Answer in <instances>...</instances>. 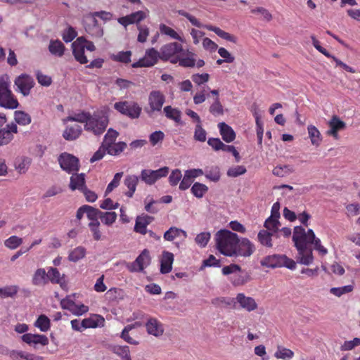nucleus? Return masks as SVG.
Listing matches in <instances>:
<instances>
[{
  "mask_svg": "<svg viewBox=\"0 0 360 360\" xmlns=\"http://www.w3.org/2000/svg\"><path fill=\"white\" fill-rule=\"evenodd\" d=\"M292 241L297 250V262L301 264L308 266L314 262L311 245H314V248L322 255L328 253L327 249L321 245V240L316 238L312 229L306 231L304 228L301 226H295L292 235Z\"/></svg>",
  "mask_w": 360,
  "mask_h": 360,
  "instance_id": "nucleus-1",
  "label": "nucleus"
},
{
  "mask_svg": "<svg viewBox=\"0 0 360 360\" xmlns=\"http://www.w3.org/2000/svg\"><path fill=\"white\" fill-rule=\"evenodd\" d=\"M217 250L226 256L231 257L237 252L239 238L236 233L229 230H220L214 236Z\"/></svg>",
  "mask_w": 360,
  "mask_h": 360,
  "instance_id": "nucleus-2",
  "label": "nucleus"
},
{
  "mask_svg": "<svg viewBox=\"0 0 360 360\" xmlns=\"http://www.w3.org/2000/svg\"><path fill=\"white\" fill-rule=\"evenodd\" d=\"M0 106L7 109H15L18 102L10 90V81L8 75L0 77Z\"/></svg>",
  "mask_w": 360,
  "mask_h": 360,
  "instance_id": "nucleus-3",
  "label": "nucleus"
},
{
  "mask_svg": "<svg viewBox=\"0 0 360 360\" xmlns=\"http://www.w3.org/2000/svg\"><path fill=\"white\" fill-rule=\"evenodd\" d=\"M108 124V117L106 113L100 111L91 114L87 122L84 124V129L92 132L96 136L102 134Z\"/></svg>",
  "mask_w": 360,
  "mask_h": 360,
  "instance_id": "nucleus-4",
  "label": "nucleus"
},
{
  "mask_svg": "<svg viewBox=\"0 0 360 360\" xmlns=\"http://www.w3.org/2000/svg\"><path fill=\"white\" fill-rule=\"evenodd\" d=\"M184 53L185 50L181 44L177 42L168 43L160 49V60L176 64L179 60L180 56L184 55Z\"/></svg>",
  "mask_w": 360,
  "mask_h": 360,
  "instance_id": "nucleus-5",
  "label": "nucleus"
},
{
  "mask_svg": "<svg viewBox=\"0 0 360 360\" xmlns=\"http://www.w3.org/2000/svg\"><path fill=\"white\" fill-rule=\"evenodd\" d=\"M114 108L119 112L131 119H136L140 116L141 108L138 103L129 101H120L114 104Z\"/></svg>",
  "mask_w": 360,
  "mask_h": 360,
  "instance_id": "nucleus-6",
  "label": "nucleus"
},
{
  "mask_svg": "<svg viewBox=\"0 0 360 360\" xmlns=\"http://www.w3.org/2000/svg\"><path fill=\"white\" fill-rule=\"evenodd\" d=\"M165 101V96L160 91H152L148 96L149 108L146 109L149 116H153L155 112L161 110Z\"/></svg>",
  "mask_w": 360,
  "mask_h": 360,
  "instance_id": "nucleus-7",
  "label": "nucleus"
},
{
  "mask_svg": "<svg viewBox=\"0 0 360 360\" xmlns=\"http://www.w3.org/2000/svg\"><path fill=\"white\" fill-rule=\"evenodd\" d=\"M169 170L168 167H163L157 170L143 169L140 177L146 184L152 185L160 178L166 176L169 173Z\"/></svg>",
  "mask_w": 360,
  "mask_h": 360,
  "instance_id": "nucleus-8",
  "label": "nucleus"
},
{
  "mask_svg": "<svg viewBox=\"0 0 360 360\" xmlns=\"http://www.w3.org/2000/svg\"><path fill=\"white\" fill-rule=\"evenodd\" d=\"M58 162L61 169L68 173L77 172L79 169L78 158L67 153L60 155Z\"/></svg>",
  "mask_w": 360,
  "mask_h": 360,
  "instance_id": "nucleus-9",
  "label": "nucleus"
},
{
  "mask_svg": "<svg viewBox=\"0 0 360 360\" xmlns=\"http://www.w3.org/2000/svg\"><path fill=\"white\" fill-rule=\"evenodd\" d=\"M158 58L160 59V51L159 52L154 48H151L146 51L145 56L143 58L134 63L131 66L134 68L151 67L157 63Z\"/></svg>",
  "mask_w": 360,
  "mask_h": 360,
  "instance_id": "nucleus-10",
  "label": "nucleus"
},
{
  "mask_svg": "<svg viewBox=\"0 0 360 360\" xmlns=\"http://www.w3.org/2000/svg\"><path fill=\"white\" fill-rule=\"evenodd\" d=\"M34 84L33 78L26 74H22L15 79V84L17 86L18 90L24 96L30 94V90L33 88Z\"/></svg>",
  "mask_w": 360,
  "mask_h": 360,
  "instance_id": "nucleus-11",
  "label": "nucleus"
},
{
  "mask_svg": "<svg viewBox=\"0 0 360 360\" xmlns=\"http://www.w3.org/2000/svg\"><path fill=\"white\" fill-rule=\"evenodd\" d=\"M84 42H86V39L80 37L72 44V53L75 58L82 64H86L88 62L86 57L84 56Z\"/></svg>",
  "mask_w": 360,
  "mask_h": 360,
  "instance_id": "nucleus-12",
  "label": "nucleus"
},
{
  "mask_svg": "<svg viewBox=\"0 0 360 360\" xmlns=\"http://www.w3.org/2000/svg\"><path fill=\"white\" fill-rule=\"evenodd\" d=\"M147 17V13L143 11H138L126 16L120 17L117 22L125 28L131 24H139Z\"/></svg>",
  "mask_w": 360,
  "mask_h": 360,
  "instance_id": "nucleus-13",
  "label": "nucleus"
},
{
  "mask_svg": "<svg viewBox=\"0 0 360 360\" xmlns=\"http://www.w3.org/2000/svg\"><path fill=\"white\" fill-rule=\"evenodd\" d=\"M84 28L89 34L95 38L102 37L104 33L103 27L94 17L90 16L86 18Z\"/></svg>",
  "mask_w": 360,
  "mask_h": 360,
  "instance_id": "nucleus-14",
  "label": "nucleus"
},
{
  "mask_svg": "<svg viewBox=\"0 0 360 360\" xmlns=\"http://www.w3.org/2000/svg\"><path fill=\"white\" fill-rule=\"evenodd\" d=\"M203 174V171L201 169H188L185 172L183 179L180 182L179 189L185 191L188 189L193 183L195 178Z\"/></svg>",
  "mask_w": 360,
  "mask_h": 360,
  "instance_id": "nucleus-15",
  "label": "nucleus"
},
{
  "mask_svg": "<svg viewBox=\"0 0 360 360\" xmlns=\"http://www.w3.org/2000/svg\"><path fill=\"white\" fill-rule=\"evenodd\" d=\"M147 333L156 338L160 337L164 333V327L157 319L150 317L146 323Z\"/></svg>",
  "mask_w": 360,
  "mask_h": 360,
  "instance_id": "nucleus-16",
  "label": "nucleus"
},
{
  "mask_svg": "<svg viewBox=\"0 0 360 360\" xmlns=\"http://www.w3.org/2000/svg\"><path fill=\"white\" fill-rule=\"evenodd\" d=\"M18 132L16 124L11 123L6 125V127L0 129V146L8 144L13 139V134Z\"/></svg>",
  "mask_w": 360,
  "mask_h": 360,
  "instance_id": "nucleus-17",
  "label": "nucleus"
},
{
  "mask_svg": "<svg viewBox=\"0 0 360 360\" xmlns=\"http://www.w3.org/2000/svg\"><path fill=\"white\" fill-rule=\"evenodd\" d=\"M235 300L240 304V307L247 311L250 312L257 309L258 306L255 299L247 297L243 293H238Z\"/></svg>",
  "mask_w": 360,
  "mask_h": 360,
  "instance_id": "nucleus-18",
  "label": "nucleus"
},
{
  "mask_svg": "<svg viewBox=\"0 0 360 360\" xmlns=\"http://www.w3.org/2000/svg\"><path fill=\"white\" fill-rule=\"evenodd\" d=\"M254 251V245L248 238H243L241 240L239 239V242L237 243V252L235 255L249 257Z\"/></svg>",
  "mask_w": 360,
  "mask_h": 360,
  "instance_id": "nucleus-19",
  "label": "nucleus"
},
{
  "mask_svg": "<svg viewBox=\"0 0 360 360\" xmlns=\"http://www.w3.org/2000/svg\"><path fill=\"white\" fill-rule=\"evenodd\" d=\"M330 129L326 134L332 136L335 139H338V131L346 127V123L339 119L338 117L334 115L328 122Z\"/></svg>",
  "mask_w": 360,
  "mask_h": 360,
  "instance_id": "nucleus-20",
  "label": "nucleus"
},
{
  "mask_svg": "<svg viewBox=\"0 0 360 360\" xmlns=\"http://www.w3.org/2000/svg\"><path fill=\"white\" fill-rule=\"evenodd\" d=\"M153 217L148 215L138 216L136 219L134 231L141 234L147 233V226L153 220Z\"/></svg>",
  "mask_w": 360,
  "mask_h": 360,
  "instance_id": "nucleus-21",
  "label": "nucleus"
},
{
  "mask_svg": "<svg viewBox=\"0 0 360 360\" xmlns=\"http://www.w3.org/2000/svg\"><path fill=\"white\" fill-rule=\"evenodd\" d=\"M174 255L172 252L164 251L160 264V272L163 274L169 273L172 269Z\"/></svg>",
  "mask_w": 360,
  "mask_h": 360,
  "instance_id": "nucleus-22",
  "label": "nucleus"
},
{
  "mask_svg": "<svg viewBox=\"0 0 360 360\" xmlns=\"http://www.w3.org/2000/svg\"><path fill=\"white\" fill-rule=\"evenodd\" d=\"M105 319L103 316L97 314L91 316L89 318L84 319L81 325L83 328H96L104 326Z\"/></svg>",
  "mask_w": 360,
  "mask_h": 360,
  "instance_id": "nucleus-23",
  "label": "nucleus"
},
{
  "mask_svg": "<svg viewBox=\"0 0 360 360\" xmlns=\"http://www.w3.org/2000/svg\"><path fill=\"white\" fill-rule=\"evenodd\" d=\"M283 255H273L265 257L261 261V265L269 268L282 267Z\"/></svg>",
  "mask_w": 360,
  "mask_h": 360,
  "instance_id": "nucleus-24",
  "label": "nucleus"
},
{
  "mask_svg": "<svg viewBox=\"0 0 360 360\" xmlns=\"http://www.w3.org/2000/svg\"><path fill=\"white\" fill-rule=\"evenodd\" d=\"M85 184V174H73L70 177V188L71 190H79L82 191L86 188Z\"/></svg>",
  "mask_w": 360,
  "mask_h": 360,
  "instance_id": "nucleus-25",
  "label": "nucleus"
},
{
  "mask_svg": "<svg viewBox=\"0 0 360 360\" xmlns=\"http://www.w3.org/2000/svg\"><path fill=\"white\" fill-rule=\"evenodd\" d=\"M220 134L224 141L231 143L236 139V133L233 129L225 122H220L218 124Z\"/></svg>",
  "mask_w": 360,
  "mask_h": 360,
  "instance_id": "nucleus-26",
  "label": "nucleus"
},
{
  "mask_svg": "<svg viewBox=\"0 0 360 360\" xmlns=\"http://www.w3.org/2000/svg\"><path fill=\"white\" fill-rule=\"evenodd\" d=\"M82 131V129L80 125L74 124L66 127L63 131V136L65 140L73 141L77 139Z\"/></svg>",
  "mask_w": 360,
  "mask_h": 360,
  "instance_id": "nucleus-27",
  "label": "nucleus"
},
{
  "mask_svg": "<svg viewBox=\"0 0 360 360\" xmlns=\"http://www.w3.org/2000/svg\"><path fill=\"white\" fill-rule=\"evenodd\" d=\"M278 238V234L269 232L267 230L262 229L257 234V239L260 244L267 248H272V238Z\"/></svg>",
  "mask_w": 360,
  "mask_h": 360,
  "instance_id": "nucleus-28",
  "label": "nucleus"
},
{
  "mask_svg": "<svg viewBox=\"0 0 360 360\" xmlns=\"http://www.w3.org/2000/svg\"><path fill=\"white\" fill-rule=\"evenodd\" d=\"M139 177L136 175H128L124 180V186L128 188V191L125 192V195L131 198L136 191V186L139 183Z\"/></svg>",
  "mask_w": 360,
  "mask_h": 360,
  "instance_id": "nucleus-29",
  "label": "nucleus"
},
{
  "mask_svg": "<svg viewBox=\"0 0 360 360\" xmlns=\"http://www.w3.org/2000/svg\"><path fill=\"white\" fill-rule=\"evenodd\" d=\"M195 54L193 52L185 51L184 55H181L178 63L180 66L184 68H193L195 65Z\"/></svg>",
  "mask_w": 360,
  "mask_h": 360,
  "instance_id": "nucleus-30",
  "label": "nucleus"
},
{
  "mask_svg": "<svg viewBox=\"0 0 360 360\" xmlns=\"http://www.w3.org/2000/svg\"><path fill=\"white\" fill-rule=\"evenodd\" d=\"M32 283L34 285H44L48 283L47 273L44 269H37L34 271Z\"/></svg>",
  "mask_w": 360,
  "mask_h": 360,
  "instance_id": "nucleus-31",
  "label": "nucleus"
},
{
  "mask_svg": "<svg viewBox=\"0 0 360 360\" xmlns=\"http://www.w3.org/2000/svg\"><path fill=\"white\" fill-rule=\"evenodd\" d=\"M205 28L207 29L208 30L214 32L217 36H219V37H221L224 39H226V40L233 42V43L237 42V38L235 36L229 34V32H226L222 30L221 29H220L219 27H214L212 25H205Z\"/></svg>",
  "mask_w": 360,
  "mask_h": 360,
  "instance_id": "nucleus-32",
  "label": "nucleus"
},
{
  "mask_svg": "<svg viewBox=\"0 0 360 360\" xmlns=\"http://www.w3.org/2000/svg\"><path fill=\"white\" fill-rule=\"evenodd\" d=\"M49 50L52 55L61 57L64 54L65 46L59 40H51Z\"/></svg>",
  "mask_w": 360,
  "mask_h": 360,
  "instance_id": "nucleus-33",
  "label": "nucleus"
},
{
  "mask_svg": "<svg viewBox=\"0 0 360 360\" xmlns=\"http://www.w3.org/2000/svg\"><path fill=\"white\" fill-rule=\"evenodd\" d=\"M309 137L312 145L319 146L322 141L321 134L319 130L314 125H309L307 127Z\"/></svg>",
  "mask_w": 360,
  "mask_h": 360,
  "instance_id": "nucleus-34",
  "label": "nucleus"
},
{
  "mask_svg": "<svg viewBox=\"0 0 360 360\" xmlns=\"http://www.w3.org/2000/svg\"><path fill=\"white\" fill-rule=\"evenodd\" d=\"M236 274L232 278V283L235 286L244 285L250 281V276L247 271H241L240 269V271Z\"/></svg>",
  "mask_w": 360,
  "mask_h": 360,
  "instance_id": "nucleus-35",
  "label": "nucleus"
},
{
  "mask_svg": "<svg viewBox=\"0 0 360 360\" xmlns=\"http://www.w3.org/2000/svg\"><path fill=\"white\" fill-rule=\"evenodd\" d=\"M264 226L268 231L278 234L281 224L278 218L269 217L266 219Z\"/></svg>",
  "mask_w": 360,
  "mask_h": 360,
  "instance_id": "nucleus-36",
  "label": "nucleus"
},
{
  "mask_svg": "<svg viewBox=\"0 0 360 360\" xmlns=\"http://www.w3.org/2000/svg\"><path fill=\"white\" fill-rule=\"evenodd\" d=\"M86 255V249L84 247L79 246L71 250L68 255V259L72 262H77L84 258Z\"/></svg>",
  "mask_w": 360,
  "mask_h": 360,
  "instance_id": "nucleus-37",
  "label": "nucleus"
},
{
  "mask_svg": "<svg viewBox=\"0 0 360 360\" xmlns=\"http://www.w3.org/2000/svg\"><path fill=\"white\" fill-rule=\"evenodd\" d=\"M294 168L288 165L283 166H276L274 168L272 173L274 175L279 177L286 176L294 172Z\"/></svg>",
  "mask_w": 360,
  "mask_h": 360,
  "instance_id": "nucleus-38",
  "label": "nucleus"
},
{
  "mask_svg": "<svg viewBox=\"0 0 360 360\" xmlns=\"http://www.w3.org/2000/svg\"><path fill=\"white\" fill-rule=\"evenodd\" d=\"M110 350L122 360L130 356L129 347L127 345H112L110 347Z\"/></svg>",
  "mask_w": 360,
  "mask_h": 360,
  "instance_id": "nucleus-39",
  "label": "nucleus"
},
{
  "mask_svg": "<svg viewBox=\"0 0 360 360\" xmlns=\"http://www.w3.org/2000/svg\"><path fill=\"white\" fill-rule=\"evenodd\" d=\"M182 233L184 237H186V232L182 229L172 226L167 230L164 234V238L168 241H172L176 238L179 237Z\"/></svg>",
  "mask_w": 360,
  "mask_h": 360,
  "instance_id": "nucleus-40",
  "label": "nucleus"
},
{
  "mask_svg": "<svg viewBox=\"0 0 360 360\" xmlns=\"http://www.w3.org/2000/svg\"><path fill=\"white\" fill-rule=\"evenodd\" d=\"M164 112L166 117L170 120L179 123L181 121V112L176 108H173L170 105L164 108Z\"/></svg>",
  "mask_w": 360,
  "mask_h": 360,
  "instance_id": "nucleus-41",
  "label": "nucleus"
},
{
  "mask_svg": "<svg viewBox=\"0 0 360 360\" xmlns=\"http://www.w3.org/2000/svg\"><path fill=\"white\" fill-rule=\"evenodd\" d=\"M126 147V143L121 141L112 143L105 148H107V152L108 154L111 155H117L122 153Z\"/></svg>",
  "mask_w": 360,
  "mask_h": 360,
  "instance_id": "nucleus-42",
  "label": "nucleus"
},
{
  "mask_svg": "<svg viewBox=\"0 0 360 360\" xmlns=\"http://www.w3.org/2000/svg\"><path fill=\"white\" fill-rule=\"evenodd\" d=\"M274 356L277 359L288 360L293 357L294 352L292 350L282 346H278L277 351L276 352Z\"/></svg>",
  "mask_w": 360,
  "mask_h": 360,
  "instance_id": "nucleus-43",
  "label": "nucleus"
},
{
  "mask_svg": "<svg viewBox=\"0 0 360 360\" xmlns=\"http://www.w3.org/2000/svg\"><path fill=\"white\" fill-rule=\"evenodd\" d=\"M50 319L44 314L40 315L34 323V326L41 331L46 332L50 328Z\"/></svg>",
  "mask_w": 360,
  "mask_h": 360,
  "instance_id": "nucleus-44",
  "label": "nucleus"
},
{
  "mask_svg": "<svg viewBox=\"0 0 360 360\" xmlns=\"http://www.w3.org/2000/svg\"><path fill=\"white\" fill-rule=\"evenodd\" d=\"M209 111L215 117L224 115V108L219 97L214 98L213 103L210 106Z\"/></svg>",
  "mask_w": 360,
  "mask_h": 360,
  "instance_id": "nucleus-45",
  "label": "nucleus"
},
{
  "mask_svg": "<svg viewBox=\"0 0 360 360\" xmlns=\"http://www.w3.org/2000/svg\"><path fill=\"white\" fill-rule=\"evenodd\" d=\"M160 31L162 34L169 36L172 39H176L181 42L184 41L183 38L179 36L174 30L165 24H161L160 25Z\"/></svg>",
  "mask_w": 360,
  "mask_h": 360,
  "instance_id": "nucleus-46",
  "label": "nucleus"
},
{
  "mask_svg": "<svg viewBox=\"0 0 360 360\" xmlns=\"http://www.w3.org/2000/svg\"><path fill=\"white\" fill-rule=\"evenodd\" d=\"M86 214L91 222L98 221V219H100L101 215V211L97 208H94L91 206L85 205Z\"/></svg>",
  "mask_w": 360,
  "mask_h": 360,
  "instance_id": "nucleus-47",
  "label": "nucleus"
},
{
  "mask_svg": "<svg viewBox=\"0 0 360 360\" xmlns=\"http://www.w3.org/2000/svg\"><path fill=\"white\" fill-rule=\"evenodd\" d=\"M207 191L208 187L206 185L198 182L195 183L191 188L192 193L198 198H202Z\"/></svg>",
  "mask_w": 360,
  "mask_h": 360,
  "instance_id": "nucleus-48",
  "label": "nucleus"
},
{
  "mask_svg": "<svg viewBox=\"0 0 360 360\" xmlns=\"http://www.w3.org/2000/svg\"><path fill=\"white\" fill-rule=\"evenodd\" d=\"M119 133L116 130H114L112 128L109 129L105 135L104 140L102 143L103 147H106L112 143H114Z\"/></svg>",
  "mask_w": 360,
  "mask_h": 360,
  "instance_id": "nucleus-49",
  "label": "nucleus"
},
{
  "mask_svg": "<svg viewBox=\"0 0 360 360\" xmlns=\"http://www.w3.org/2000/svg\"><path fill=\"white\" fill-rule=\"evenodd\" d=\"M15 122L21 125H27L31 122V117L23 111H15Z\"/></svg>",
  "mask_w": 360,
  "mask_h": 360,
  "instance_id": "nucleus-50",
  "label": "nucleus"
},
{
  "mask_svg": "<svg viewBox=\"0 0 360 360\" xmlns=\"http://www.w3.org/2000/svg\"><path fill=\"white\" fill-rule=\"evenodd\" d=\"M48 281H50L52 283H60L62 277L60 272L56 268L51 267L47 272Z\"/></svg>",
  "mask_w": 360,
  "mask_h": 360,
  "instance_id": "nucleus-51",
  "label": "nucleus"
},
{
  "mask_svg": "<svg viewBox=\"0 0 360 360\" xmlns=\"http://www.w3.org/2000/svg\"><path fill=\"white\" fill-rule=\"evenodd\" d=\"M136 260L137 263H139V265L142 266V270L143 271L145 266H148L150 262L149 251L147 249H144L137 257Z\"/></svg>",
  "mask_w": 360,
  "mask_h": 360,
  "instance_id": "nucleus-52",
  "label": "nucleus"
},
{
  "mask_svg": "<svg viewBox=\"0 0 360 360\" xmlns=\"http://www.w3.org/2000/svg\"><path fill=\"white\" fill-rule=\"evenodd\" d=\"M91 114L89 112H82L76 113L74 115L68 116L65 120L78 122L86 124Z\"/></svg>",
  "mask_w": 360,
  "mask_h": 360,
  "instance_id": "nucleus-53",
  "label": "nucleus"
},
{
  "mask_svg": "<svg viewBox=\"0 0 360 360\" xmlns=\"http://www.w3.org/2000/svg\"><path fill=\"white\" fill-rule=\"evenodd\" d=\"M100 219L103 224L110 226L115 221L117 214L115 212H102Z\"/></svg>",
  "mask_w": 360,
  "mask_h": 360,
  "instance_id": "nucleus-54",
  "label": "nucleus"
},
{
  "mask_svg": "<svg viewBox=\"0 0 360 360\" xmlns=\"http://www.w3.org/2000/svg\"><path fill=\"white\" fill-rule=\"evenodd\" d=\"M123 172H117L114 175L113 179L107 186V188L105 192V195H108L109 193L112 192L113 189H115L120 185V182L122 177L123 176Z\"/></svg>",
  "mask_w": 360,
  "mask_h": 360,
  "instance_id": "nucleus-55",
  "label": "nucleus"
},
{
  "mask_svg": "<svg viewBox=\"0 0 360 360\" xmlns=\"http://www.w3.org/2000/svg\"><path fill=\"white\" fill-rule=\"evenodd\" d=\"M22 243V239L16 236H13L4 241V245L9 249L13 250L20 246Z\"/></svg>",
  "mask_w": 360,
  "mask_h": 360,
  "instance_id": "nucleus-56",
  "label": "nucleus"
},
{
  "mask_svg": "<svg viewBox=\"0 0 360 360\" xmlns=\"http://www.w3.org/2000/svg\"><path fill=\"white\" fill-rule=\"evenodd\" d=\"M353 288H354L353 285H348L339 287V288H330V293H332L333 295H334L337 297H340L341 295H342L345 293L352 292L353 290Z\"/></svg>",
  "mask_w": 360,
  "mask_h": 360,
  "instance_id": "nucleus-57",
  "label": "nucleus"
},
{
  "mask_svg": "<svg viewBox=\"0 0 360 360\" xmlns=\"http://www.w3.org/2000/svg\"><path fill=\"white\" fill-rule=\"evenodd\" d=\"M165 139V134L162 131H155L149 136V141L153 146H155Z\"/></svg>",
  "mask_w": 360,
  "mask_h": 360,
  "instance_id": "nucleus-58",
  "label": "nucleus"
},
{
  "mask_svg": "<svg viewBox=\"0 0 360 360\" xmlns=\"http://www.w3.org/2000/svg\"><path fill=\"white\" fill-rule=\"evenodd\" d=\"M210 233L209 232H202L195 237V243L202 248L207 245L210 239Z\"/></svg>",
  "mask_w": 360,
  "mask_h": 360,
  "instance_id": "nucleus-59",
  "label": "nucleus"
},
{
  "mask_svg": "<svg viewBox=\"0 0 360 360\" xmlns=\"http://www.w3.org/2000/svg\"><path fill=\"white\" fill-rule=\"evenodd\" d=\"M206 131L202 128V123L195 125L194 139L196 141L204 142L206 140Z\"/></svg>",
  "mask_w": 360,
  "mask_h": 360,
  "instance_id": "nucleus-60",
  "label": "nucleus"
},
{
  "mask_svg": "<svg viewBox=\"0 0 360 360\" xmlns=\"http://www.w3.org/2000/svg\"><path fill=\"white\" fill-rule=\"evenodd\" d=\"M182 178V174L180 169H176L172 170L169 176V182L171 186H176L180 180Z\"/></svg>",
  "mask_w": 360,
  "mask_h": 360,
  "instance_id": "nucleus-61",
  "label": "nucleus"
},
{
  "mask_svg": "<svg viewBox=\"0 0 360 360\" xmlns=\"http://www.w3.org/2000/svg\"><path fill=\"white\" fill-rule=\"evenodd\" d=\"M205 177L212 181L217 182L220 179L219 168L214 167L206 172Z\"/></svg>",
  "mask_w": 360,
  "mask_h": 360,
  "instance_id": "nucleus-62",
  "label": "nucleus"
},
{
  "mask_svg": "<svg viewBox=\"0 0 360 360\" xmlns=\"http://www.w3.org/2000/svg\"><path fill=\"white\" fill-rule=\"evenodd\" d=\"M246 171V168L244 166L238 165L229 168L227 171V175L231 177H236L244 174Z\"/></svg>",
  "mask_w": 360,
  "mask_h": 360,
  "instance_id": "nucleus-63",
  "label": "nucleus"
},
{
  "mask_svg": "<svg viewBox=\"0 0 360 360\" xmlns=\"http://www.w3.org/2000/svg\"><path fill=\"white\" fill-rule=\"evenodd\" d=\"M131 52L130 51H120L114 56V60L124 63H129L131 61Z\"/></svg>",
  "mask_w": 360,
  "mask_h": 360,
  "instance_id": "nucleus-64",
  "label": "nucleus"
}]
</instances>
